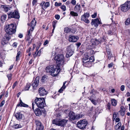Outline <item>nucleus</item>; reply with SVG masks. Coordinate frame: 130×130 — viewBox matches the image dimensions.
Returning <instances> with one entry per match:
<instances>
[{"label": "nucleus", "instance_id": "1", "mask_svg": "<svg viewBox=\"0 0 130 130\" xmlns=\"http://www.w3.org/2000/svg\"><path fill=\"white\" fill-rule=\"evenodd\" d=\"M56 61L57 66L55 69L53 66H47L46 68L47 72H49L50 74L54 77L57 76L60 72L64 64V57L62 54H59L54 58Z\"/></svg>", "mask_w": 130, "mask_h": 130}, {"label": "nucleus", "instance_id": "2", "mask_svg": "<svg viewBox=\"0 0 130 130\" xmlns=\"http://www.w3.org/2000/svg\"><path fill=\"white\" fill-rule=\"evenodd\" d=\"M34 102L38 107L40 108H43L46 105L45 100L44 98L36 97Z\"/></svg>", "mask_w": 130, "mask_h": 130}, {"label": "nucleus", "instance_id": "3", "mask_svg": "<svg viewBox=\"0 0 130 130\" xmlns=\"http://www.w3.org/2000/svg\"><path fill=\"white\" fill-rule=\"evenodd\" d=\"M16 26L13 24H11L6 25L5 27V31L6 34L8 35H12L15 33L16 31Z\"/></svg>", "mask_w": 130, "mask_h": 130}, {"label": "nucleus", "instance_id": "4", "mask_svg": "<svg viewBox=\"0 0 130 130\" xmlns=\"http://www.w3.org/2000/svg\"><path fill=\"white\" fill-rule=\"evenodd\" d=\"M68 121V120L65 119H55L53 120L52 123L56 125L64 126L66 125Z\"/></svg>", "mask_w": 130, "mask_h": 130}, {"label": "nucleus", "instance_id": "5", "mask_svg": "<svg viewBox=\"0 0 130 130\" xmlns=\"http://www.w3.org/2000/svg\"><path fill=\"white\" fill-rule=\"evenodd\" d=\"M85 57H84L82 60L83 63V65L87 67H91L92 65V63L90 62L88 60L89 57L87 54L84 55Z\"/></svg>", "mask_w": 130, "mask_h": 130}, {"label": "nucleus", "instance_id": "6", "mask_svg": "<svg viewBox=\"0 0 130 130\" xmlns=\"http://www.w3.org/2000/svg\"><path fill=\"white\" fill-rule=\"evenodd\" d=\"M120 8L122 11L125 12L127 11L130 8V1H127L120 6Z\"/></svg>", "mask_w": 130, "mask_h": 130}, {"label": "nucleus", "instance_id": "7", "mask_svg": "<svg viewBox=\"0 0 130 130\" xmlns=\"http://www.w3.org/2000/svg\"><path fill=\"white\" fill-rule=\"evenodd\" d=\"M88 122L86 120L84 119L79 121L77 125L79 128L83 129L85 128Z\"/></svg>", "mask_w": 130, "mask_h": 130}, {"label": "nucleus", "instance_id": "8", "mask_svg": "<svg viewBox=\"0 0 130 130\" xmlns=\"http://www.w3.org/2000/svg\"><path fill=\"white\" fill-rule=\"evenodd\" d=\"M10 38V36L8 34H6L2 38L1 43L3 45H4L7 44Z\"/></svg>", "mask_w": 130, "mask_h": 130}, {"label": "nucleus", "instance_id": "9", "mask_svg": "<svg viewBox=\"0 0 130 130\" xmlns=\"http://www.w3.org/2000/svg\"><path fill=\"white\" fill-rule=\"evenodd\" d=\"M7 14L9 17H10L11 18L19 19L20 17L19 14L16 10H15L12 12H8L7 13Z\"/></svg>", "mask_w": 130, "mask_h": 130}, {"label": "nucleus", "instance_id": "10", "mask_svg": "<svg viewBox=\"0 0 130 130\" xmlns=\"http://www.w3.org/2000/svg\"><path fill=\"white\" fill-rule=\"evenodd\" d=\"M89 16V14L88 12L85 13L84 15H82L81 17V20L83 21L86 23H89L90 21L88 19Z\"/></svg>", "mask_w": 130, "mask_h": 130}, {"label": "nucleus", "instance_id": "11", "mask_svg": "<svg viewBox=\"0 0 130 130\" xmlns=\"http://www.w3.org/2000/svg\"><path fill=\"white\" fill-rule=\"evenodd\" d=\"M36 125V129L35 130H43L44 126L38 120H36L35 121Z\"/></svg>", "mask_w": 130, "mask_h": 130}, {"label": "nucleus", "instance_id": "12", "mask_svg": "<svg viewBox=\"0 0 130 130\" xmlns=\"http://www.w3.org/2000/svg\"><path fill=\"white\" fill-rule=\"evenodd\" d=\"M102 24L101 21L98 19H92L91 23L92 25H94L95 27H97L98 25Z\"/></svg>", "mask_w": 130, "mask_h": 130}, {"label": "nucleus", "instance_id": "13", "mask_svg": "<svg viewBox=\"0 0 130 130\" xmlns=\"http://www.w3.org/2000/svg\"><path fill=\"white\" fill-rule=\"evenodd\" d=\"M79 37L76 36L70 35L69 37V41L70 42H76L78 39Z\"/></svg>", "mask_w": 130, "mask_h": 130}, {"label": "nucleus", "instance_id": "14", "mask_svg": "<svg viewBox=\"0 0 130 130\" xmlns=\"http://www.w3.org/2000/svg\"><path fill=\"white\" fill-rule=\"evenodd\" d=\"M39 95L41 96L45 95L47 93V91L42 87H40L39 88Z\"/></svg>", "mask_w": 130, "mask_h": 130}, {"label": "nucleus", "instance_id": "15", "mask_svg": "<svg viewBox=\"0 0 130 130\" xmlns=\"http://www.w3.org/2000/svg\"><path fill=\"white\" fill-rule=\"evenodd\" d=\"M67 50L68 51L66 55V57L68 58L71 56L74 53V51L70 47L68 48Z\"/></svg>", "mask_w": 130, "mask_h": 130}, {"label": "nucleus", "instance_id": "16", "mask_svg": "<svg viewBox=\"0 0 130 130\" xmlns=\"http://www.w3.org/2000/svg\"><path fill=\"white\" fill-rule=\"evenodd\" d=\"M76 115L73 112H71L69 114L70 119L71 120H76Z\"/></svg>", "mask_w": 130, "mask_h": 130}, {"label": "nucleus", "instance_id": "17", "mask_svg": "<svg viewBox=\"0 0 130 130\" xmlns=\"http://www.w3.org/2000/svg\"><path fill=\"white\" fill-rule=\"evenodd\" d=\"M15 117L18 120H20L23 119L24 117V115L21 114L20 112H19L15 114Z\"/></svg>", "mask_w": 130, "mask_h": 130}, {"label": "nucleus", "instance_id": "18", "mask_svg": "<svg viewBox=\"0 0 130 130\" xmlns=\"http://www.w3.org/2000/svg\"><path fill=\"white\" fill-rule=\"evenodd\" d=\"M39 83V81L38 79H37L36 78L34 80V82L32 83V86L34 90L36 89L38 86V83Z\"/></svg>", "mask_w": 130, "mask_h": 130}, {"label": "nucleus", "instance_id": "19", "mask_svg": "<svg viewBox=\"0 0 130 130\" xmlns=\"http://www.w3.org/2000/svg\"><path fill=\"white\" fill-rule=\"evenodd\" d=\"M36 21L35 20V19L34 18V19L30 23L28 24L29 26H30L31 28H34V26L36 25Z\"/></svg>", "mask_w": 130, "mask_h": 130}, {"label": "nucleus", "instance_id": "20", "mask_svg": "<svg viewBox=\"0 0 130 130\" xmlns=\"http://www.w3.org/2000/svg\"><path fill=\"white\" fill-rule=\"evenodd\" d=\"M125 109L123 106H121L120 107V109L119 111V112L120 113L121 115L123 116L125 114Z\"/></svg>", "mask_w": 130, "mask_h": 130}, {"label": "nucleus", "instance_id": "21", "mask_svg": "<svg viewBox=\"0 0 130 130\" xmlns=\"http://www.w3.org/2000/svg\"><path fill=\"white\" fill-rule=\"evenodd\" d=\"M35 112L36 115L38 116L41 115V111L38 108H37L35 109Z\"/></svg>", "mask_w": 130, "mask_h": 130}, {"label": "nucleus", "instance_id": "22", "mask_svg": "<svg viewBox=\"0 0 130 130\" xmlns=\"http://www.w3.org/2000/svg\"><path fill=\"white\" fill-rule=\"evenodd\" d=\"M80 6L79 4H77L75 6L74 9L75 11L78 12L80 10Z\"/></svg>", "mask_w": 130, "mask_h": 130}, {"label": "nucleus", "instance_id": "23", "mask_svg": "<svg viewBox=\"0 0 130 130\" xmlns=\"http://www.w3.org/2000/svg\"><path fill=\"white\" fill-rule=\"evenodd\" d=\"M17 105L18 106H20L25 107H28V106L27 105L23 103L21 100H20V104H18Z\"/></svg>", "mask_w": 130, "mask_h": 130}, {"label": "nucleus", "instance_id": "24", "mask_svg": "<svg viewBox=\"0 0 130 130\" xmlns=\"http://www.w3.org/2000/svg\"><path fill=\"white\" fill-rule=\"evenodd\" d=\"M111 104L112 106H116L117 104V102L114 99H111Z\"/></svg>", "mask_w": 130, "mask_h": 130}, {"label": "nucleus", "instance_id": "25", "mask_svg": "<svg viewBox=\"0 0 130 130\" xmlns=\"http://www.w3.org/2000/svg\"><path fill=\"white\" fill-rule=\"evenodd\" d=\"M66 83V82H63V86L59 90V92L60 93L61 92L63 91V90L66 88V86L65 85Z\"/></svg>", "mask_w": 130, "mask_h": 130}, {"label": "nucleus", "instance_id": "26", "mask_svg": "<svg viewBox=\"0 0 130 130\" xmlns=\"http://www.w3.org/2000/svg\"><path fill=\"white\" fill-rule=\"evenodd\" d=\"M34 28H30L27 31V35L31 36V34L32 31L34 30Z\"/></svg>", "mask_w": 130, "mask_h": 130}, {"label": "nucleus", "instance_id": "27", "mask_svg": "<svg viewBox=\"0 0 130 130\" xmlns=\"http://www.w3.org/2000/svg\"><path fill=\"white\" fill-rule=\"evenodd\" d=\"M31 85V84L30 83H27V84L25 86L24 90H28Z\"/></svg>", "mask_w": 130, "mask_h": 130}, {"label": "nucleus", "instance_id": "28", "mask_svg": "<svg viewBox=\"0 0 130 130\" xmlns=\"http://www.w3.org/2000/svg\"><path fill=\"white\" fill-rule=\"evenodd\" d=\"M3 8L4 10L6 12L8 11L9 10L11 9L12 7H7L6 6H3Z\"/></svg>", "mask_w": 130, "mask_h": 130}, {"label": "nucleus", "instance_id": "29", "mask_svg": "<svg viewBox=\"0 0 130 130\" xmlns=\"http://www.w3.org/2000/svg\"><path fill=\"white\" fill-rule=\"evenodd\" d=\"M84 116V115L82 113L76 114V120L82 118Z\"/></svg>", "mask_w": 130, "mask_h": 130}, {"label": "nucleus", "instance_id": "30", "mask_svg": "<svg viewBox=\"0 0 130 130\" xmlns=\"http://www.w3.org/2000/svg\"><path fill=\"white\" fill-rule=\"evenodd\" d=\"M121 122H119L117 123V125L115 126V128L116 129H119L120 126H121Z\"/></svg>", "mask_w": 130, "mask_h": 130}, {"label": "nucleus", "instance_id": "31", "mask_svg": "<svg viewBox=\"0 0 130 130\" xmlns=\"http://www.w3.org/2000/svg\"><path fill=\"white\" fill-rule=\"evenodd\" d=\"M91 41L94 42L95 45H98L100 43V41L96 39H92L91 40Z\"/></svg>", "mask_w": 130, "mask_h": 130}, {"label": "nucleus", "instance_id": "32", "mask_svg": "<svg viewBox=\"0 0 130 130\" xmlns=\"http://www.w3.org/2000/svg\"><path fill=\"white\" fill-rule=\"evenodd\" d=\"M70 14L72 16H78L77 13L73 11H71L70 12Z\"/></svg>", "mask_w": 130, "mask_h": 130}, {"label": "nucleus", "instance_id": "33", "mask_svg": "<svg viewBox=\"0 0 130 130\" xmlns=\"http://www.w3.org/2000/svg\"><path fill=\"white\" fill-rule=\"evenodd\" d=\"M21 52L20 51L18 52L16 56V61H18L19 59L20 56L21 55Z\"/></svg>", "mask_w": 130, "mask_h": 130}, {"label": "nucleus", "instance_id": "34", "mask_svg": "<svg viewBox=\"0 0 130 130\" xmlns=\"http://www.w3.org/2000/svg\"><path fill=\"white\" fill-rule=\"evenodd\" d=\"M126 85L129 88H130V80H126Z\"/></svg>", "mask_w": 130, "mask_h": 130}, {"label": "nucleus", "instance_id": "35", "mask_svg": "<svg viewBox=\"0 0 130 130\" xmlns=\"http://www.w3.org/2000/svg\"><path fill=\"white\" fill-rule=\"evenodd\" d=\"M7 17V15H3L1 17V20L2 21L4 22V21L5 20Z\"/></svg>", "mask_w": 130, "mask_h": 130}, {"label": "nucleus", "instance_id": "36", "mask_svg": "<svg viewBox=\"0 0 130 130\" xmlns=\"http://www.w3.org/2000/svg\"><path fill=\"white\" fill-rule=\"evenodd\" d=\"M50 6V3L49 2H47L44 3V7L45 8H46L48 7H49Z\"/></svg>", "mask_w": 130, "mask_h": 130}, {"label": "nucleus", "instance_id": "37", "mask_svg": "<svg viewBox=\"0 0 130 130\" xmlns=\"http://www.w3.org/2000/svg\"><path fill=\"white\" fill-rule=\"evenodd\" d=\"M12 75L11 73L7 74V76L8 77V80L9 81H10L12 79Z\"/></svg>", "mask_w": 130, "mask_h": 130}, {"label": "nucleus", "instance_id": "38", "mask_svg": "<svg viewBox=\"0 0 130 130\" xmlns=\"http://www.w3.org/2000/svg\"><path fill=\"white\" fill-rule=\"evenodd\" d=\"M14 128L15 129H18L21 127V126L18 124L14 125L13 126Z\"/></svg>", "mask_w": 130, "mask_h": 130}, {"label": "nucleus", "instance_id": "39", "mask_svg": "<svg viewBox=\"0 0 130 130\" xmlns=\"http://www.w3.org/2000/svg\"><path fill=\"white\" fill-rule=\"evenodd\" d=\"M47 79V76L46 75L43 76L41 79V81L42 82H44L45 80Z\"/></svg>", "mask_w": 130, "mask_h": 130}, {"label": "nucleus", "instance_id": "40", "mask_svg": "<svg viewBox=\"0 0 130 130\" xmlns=\"http://www.w3.org/2000/svg\"><path fill=\"white\" fill-rule=\"evenodd\" d=\"M72 112L70 111V109H69L67 110H66L64 111V112L66 114L68 115H69V114H70V112Z\"/></svg>", "mask_w": 130, "mask_h": 130}, {"label": "nucleus", "instance_id": "41", "mask_svg": "<svg viewBox=\"0 0 130 130\" xmlns=\"http://www.w3.org/2000/svg\"><path fill=\"white\" fill-rule=\"evenodd\" d=\"M57 22V21H53L52 22L53 27L54 29H55V28Z\"/></svg>", "mask_w": 130, "mask_h": 130}, {"label": "nucleus", "instance_id": "42", "mask_svg": "<svg viewBox=\"0 0 130 130\" xmlns=\"http://www.w3.org/2000/svg\"><path fill=\"white\" fill-rule=\"evenodd\" d=\"M125 24L126 25H128L130 24V18H128L125 22Z\"/></svg>", "mask_w": 130, "mask_h": 130}, {"label": "nucleus", "instance_id": "43", "mask_svg": "<svg viewBox=\"0 0 130 130\" xmlns=\"http://www.w3.org/2000/svg\"><path fill=\"white\" fill-rule=\"evenodd\" d=\"M64 31L66 33H68L69 32L71 31L70 29L68 27L65 28H64Z\"/></svg>", "mask_w": 130, "mask_h": 130}, {"label": "nucleus", "instance_id": "44", "mask_svg": "<svg viewBox=\"0 0 130 130\" xmlns=\"http://www.w3.org/2000/svg\"><path fill=\"white\" fill-rule=\"evenodd\" d=\"M94 60V57L93 56H92L91 57H90L89 59H88L89 61L91 62H93Z\"/></svg>", "mask_w": 130, "mask_h": 130}, {"label": "nucleus", "instance_id": "45", "mask_svg": "<svg viewBox=\"0 0 130 130\" xmlns=\"http://www.w3.org/2000/svg\"><path fill=\"white\" fill-rule=\"evenodd\" d=\"M61 8L63 11H64L66 10V7L64 5H62L61 7Z\"/></svg>", "mask_w": 130, "mask_h": 130}, {"label": "nucleus", "instance_id": "46", "mask_svg": "<svg viewBox=\"0 0 130 130\" xmlns=\"http://www.w3.org/2000/svg\"><path fill=\"white\" fill-rule=\"evenodd\" d=\"M31 36L30 35H26V39L27 41H28L30 39V36Z\"/></svg>", "mask_w": 130, "mask_h": 130}, {"label": "nucleus", "instance_id": "47", "mask_svg": "<svg viewBox=\"0 0 130 130\" xmlns=\"http://www.w3.org/2000/svg\"><path fill=\"white\" fill-rule=\"evenodd\" d=\"M71 3L73 5H75L76 4V1L75 0H72Z\"/></svg>", "mask_w": 130, "mask_h": 130}, {"label": "nucleus", "instance_id": "48", "mask_svg": "<svg viewBox=\"0 0 130 130\" xmlns=\"http://www.w3.org/2000/svg\"><path fill=\"white\" fill-rule=\"evenodd\" d=\"M55 17L56 19L57 20H58L60 19V16L59 15L56 14L55 15Z\"/></svg>", "mask_w": 130, "mask_h": 130}, {"label": "nucleus", "instance_id": "49", "mask_svg": "<svg viewBox=\"0 0 130 130\" xmlns=\"http://www.w3.org/2000/svg\"><path fill=\"white\" fill-rule=\"evenodd\" d=\"M61 5V3H58L57 2L55 3V6H60Z\"/></svg>", "mask_w": 130, "mask_h": 130}, {"label": "nucleus", "instance_id": "50", "mask_svg": "<svg viewBox=\"0 0 130 130\" xmlns=\"http://www.w3.org/2000/svg\"><path fill=\"white\" fill-rule=\"evenodd\" d=\"M17 84V81H16L13 84V86H12V88L13 89H14L15 86H16Z\"/></svg>", "mask_w": 130, "mask_h": 130}, {"label": "nucleus", "instance_id": "51", "mask_svg": "<svg viewBox=\"0 0 130 130\" xmlns=\"http://www.w3.org/2000/svg\"><path fill=\"white\" fill-rule=\"evenodd\" d=\"M96 15L97 13H95L93 14H92L91 15V17L93 18H95L96 17Z\"/></svg>", "mask_w": 130, "mask_h": 130}, {"label": "nucleus", "instance_id": "52", "mask_svg": "<svg viewBox=\"0 0 130 130\" xmlns=\"http://www.w3.org/2000/svg\"><path fill=\"white\" fill-rule=\"evenodd\" d=\"M48 43V40H46L43 43V45H46Z\"/></svg>", "mask_w": 130, "mask_h": 130}, {"label": "nucleus", "instance_id": "53", "mask_svg": "<svg viewBox=\"0 0 130 130\" xmlns=\"http://www.w3.org/2000/svg\"><path fill=\"white\" fill-rule=\"evenodd\" d=\"M111 104L109 103H108L107 104V107L110 110V109Z\"/></svg>", "mask_w": 130, "mask_h": 130}, {"label": "nucleus", "instance_id": "54", "mask_svg": "<svg viewBox=\"0 0 130 130\" xmlns=\"http://www.w3.org/2000/svg\"><path fill=\"white\" fill-rule=\"evenodd\" d=\"M108 34L110 35H112L113 34V32L111 30H109L108 31Z\"/></svg>", "mask_w": 130, "mask_h": 130}, {"label": "nucleus", "instance_id": "55", "mask_svg": "<svg viewBox=\"0 0 130 130\" xmlns=\"http://www.w3.org/2000/svg\"><path fill=\"white\" fill-rule=\"evenodd\" d=\"M125 86L123 85H122L121 86V90L122 91H123L124 89Z\"/></svg>", "mask_w": 130, "mask_h": 130}, {"label": "nucleus", "instance_id": "56", "mask_svg": "<svg viewBox=\"0 0 130 130\" xmlns=\"http://www.w3.org/2000/svg\"><path fill=\"white\" fill-rule=\"evenodd\" d=\"M90 44L91 46H93L95 45L94 42H92L91 40V43H90Z\"/></svg>", "mask_w": 130, "mask_h": 130}, {"label": "nucleus", "instance_id": "57", "mask_svg": "<svg viewBox=\"0 0 130 130\" xmlns=\"http://www.w3.org/2000/svg\"><path fill=\"white\" fill-rule=\"evenodd\" d=\"M5 103V102L4 101H3L1 103L0 105V106L2 107V106Z\"/></svg>", "mask_w": 130, "mask_h": 130}, {"label": "nucleus", "instance_id": "58", "mask_svg": "<svg viewBox=\"0 0 130 130\" xmlns=\"http://www.w3.org/2000/svg\"><path fill=\"white\" fill-rule=\"evenodd\" d=\"M91 101L92 103H93L94 105H96V103L95 102V100H91Z\"/></svg>", "mask_w": 130, "mask_h": 130}, {"label": "nucleus", "instance_id": "59", "mask_svg": "<svg viewBox=\"0 0 130 130\" xmlns=\"http://www.w3.org/2000/svg\"><path fill=\"white\" fill-rule=\"evenodd\" d=\"M113 65V63H111L108 64V67L109 68H111L112 67Z\"/></svg>", "mask_w": 130, "mask_h": 130}, {"label": "nucleus", "instance_id": "60", "mask_svg": "<svg viewBox=\"0 0 130 130\" xmlns=\"http://www.w3.org/2000/svg\"><path fill=\"white\" fill-rule=\"evenodd\" d=\"M17 43L16 42H14L13 43L12 46L13 47H17Z\"/></svg>", "mask_w": 130, "mask_h": 130}, {"label": "nucleus", "instance_id": "61", "mask_svg": "<svg viewBox=\"0 0 130 130\" xmlns=\"http://www.w3.org/2000/svg\"><path fill=\"white\" fill-rule=\"evenodd\" d=\"M44 3L45 2H42L40 4V5L42 7H43V5L44 6Z\"/></svg>", "mask_w": 130, "mask_h": 130}, {"label": "nucleus", "instance_id": "62", "mask_svg": "<svg viewBox=\"0 0 130 130\" xmlns=\"http://www.w3.org/2000/svg\"><path fill=\"white\" fill-rule=\"evenodd\" d=\"M37 0H33L32 3L33 5H35L37 2Z\"/></svg>", "mask_w": 130, "mask_h": 130}, {"label": "nucleus", "instance_id": "63", "mask_svg": "<svg viewBox=\"0 0 130 130\" xmlns=\"http://www.w3.org/2000/svg\"><path fill=\"white\" fill-rule=\"evenodd\" d=\"M117 113L116 112H114L113 114V117L116 118L117 117Z\"/></svg>", "mask_w": 130, "mask_h": 130}, {"label": "nucleus", "instance_id": "64", "mask_svg": "<svg viewBox=\"0 0 130 130\" xmlns=\"http://www.w3.org/2000/svg\"><path fill=\"white\" fill-rule=\"evenodd\" d=\"M120 119L119 118H117L115 120V121L116 122H118L120 121Z\"/></svg>", "mask_w": 130, "mask_h": 130}]
</instances>
